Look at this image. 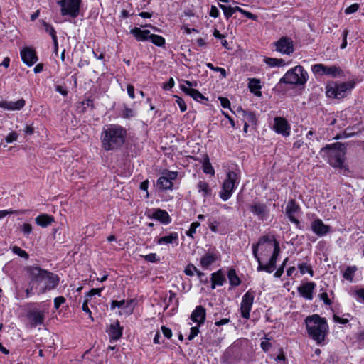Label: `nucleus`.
<instances>
[{"mask_svg":"<svg viewBox=\"0 0 364 364\" xmlns=\"http://www.w3.org/2000/svg\"><path fill=\"white\" fill-rule=\"evenodd\" d=\"M264 62L271 68L282 67L285 65V63L282 59L265 58Z\"/></svg>","mask_w":364,"mask_h":364,"instance_id":"c9c22d12","label":"nucleus"},{"mask_svg":"<svg viewBox=\"0 0 364 364\" xmlns=\"http://www.w3.org/2000/svg\"><path fill=\"white\" fill-rule=\"evenodd\" d=\"M308 80V73L301 65H296L289 70L280 79V82L303 85Z\"/></svg>","mask_w":364,"mask_h":364,"instance_id":"423d86ee","label":"nucleus"},{"mask_svg":"<svg viewBox=\"0 0 364 364\" xmlns=\"http://www.w3.org/2000/svg\"><path fill=\"white\" fill-rule=\"evenodd\" d=\"M142 257L144 258V259L146 261L149 262L154 263V262L159 261V257L157 256V255L156 253H150L149 255H144Z\"/></svg>","mask_w":364,"mask_h":364,"instance_id":"09e8293b","label":"nucleus"},{"mask_svg":"<svg viewBox=\"0 0 364 364\" xmlns=\"http://www.w3.org/2000/svg\"><path fill=\"white\" fill-rule=\"evenodd\" d=\"M200 225L198 222H193L191 224L189 230L186 232V235L188 237H193V235L196 232V229Z\"/></svg>","mask_w":364,"mask_h":364,"instance_id":"49530a36","label":"nucleus"},{"mask_svg":"<svg viewBox=\"0 0 364 364\" xmlns=\"http://www.w3.org/2000/svg\"><path fill=\"white\" fill-rule=\"evenodd\" d=\"M18 134L16 132L9 133L6 137V141L7 143H12L17 139Z\"/></svg>","mask_w":364,"mask_h":364,"instance_id":"052dcab7","label":"nucleus"},{"mask_svg":"<svg viewBox=\"0 0 364 364\" xmlns=\"http://www.w3.org/2000/svg\"><path fill=\"white\" fill-rule=\"evenodd\" d=\"M125 306V301L124 300H122V301H112V304H111V309H115L116 307L119 308V309H123Z\"/></svg>","mask_w":364,"mask_h":364,"instance_id":"bf43d9fd","label":"nucleus"},{"mask_svg":"<svg viewBox=\"0 0 364 364\" xmlns=\"http://www.w3.org/2000/svg\"><path fill=\"white\" fill-rule=\"evenodd\" d=\"M151 42L156 46L161 47L165 44V39L161 36L151 34L149 38Z\"/></svg>","mask_w":364,"mask_h":364,"instance_id":"a19ab883","label":"nucleus"},{"mask_svg":"<svg viewBox=\"0 0 364 364\" xmlns=\"http://www.w3.org/2000/svg\"><path fill=\"white\" fill-rule=\"evenodd\" d=\"M109 336L114 341L118 340L122 336V330L119 328V323H117L116 325L111 326Z\"/></svg>","mask_w":364,"mask_h":364,"instance_id":"e433bc0d","label":"nucleus"},{"mask_svg":"<svg viewBox=\"0 0 364 364\" xmlns=\"http://www.w3.org/2000/svg\"><path fill=\"white\" fill-rule=\"evenodd\" d=\"M353 297L356 299L358 302H363L364 301V289H357L353 291Z\"/></svg>","mask_w":364,"mask_h":364,"instance_id":"a18cd8bd","label":"nucleus"},{"mask_svg":"<svg viewBox=\"0 0 364 364\" xmlns=\"http://www.w3.org/2000/svg\"><path fill=\"white\" fill-rule=\"evenodd\" d=\"M161 331L165 338L169 339L172 336V331L170 328L163 326L161 327Z\"/></svg>","mask_w":364,"mask_h":364,"instance_id":"680f3d73","label":"nucleus"},{"mask_svg":"<svg viewBox=\"0 0 364 364\" xmlns=\"http://www.w3.org/2000/svg\"><path fill=\"white\" fill-rule=\"evenodd\" d=\"M242 117L244 122L248 124H255L257 123V118L255 114L250 111L242 110Z\"/></svg>","mask_w":364,"mask_h":364,"instance_id":"473e14b6","label":"nucleus"},{"mask_svg":"<svg viewBox=\"0 0 364 364\" xmlns=\"http://www.w3.org/2000/svg\"><path fill=\"white\" fill-rule=\"evenodd\" d=\"M315 287L316 284L314 282H306L298 287V292L306 299L311 300Z\"/></svg>","mask_w":364,"mask_h":364,"instance_id":"4be33fe9","label":"nucleus"},{"mask_svg":"<svg viewBox=\"0 0 364 364\" xmlns=\"http://www.w3.org/2000/svg\"><path fill=\"white\" fill-rule=\"evenodd\" d=\"M287 261H288V258H286V259L283 261V262H282V265H281V266L277 269V270L274 272V277H276V278H279V277H281V276H282V274L284 273V267H285V265H286V264H287Z\"/></svg>","mask_w":364,"mask_h":364,"instance_id":"603ef678","label":"nucleus"},{"mask_svg":"<svg viewBox=\"0 0 364 364\" xmlns=\"http://www.w3.org/2000/svg\"><path fill=\"white\" fill-rule=\"evenodd\" d=\"M21 230L26 236L29 235L33 230L32 225L30 223H23L21 226Z\"/></svg>","mask_w":364,"mask_h":364,"instance_id":"864d4df0","label":"nucleus"},{"mask_svg":"<svg viewBox=\"0 0 364 364\" xmlns=\"http://www.w3.org/2000/svg\"><path fill=\"white\" fill-rule=\"evenodd\" d=\"M198 326H193L190 328V333L187 336L188 341L193 340L199 333Z\"/></svg>","mask_w":364,"mask_h":364,"instance_id":"8fccbe9b","label":"nucleus"},{"mask_svg":"<svg viewBox=\"0 0 364 364\" xmlns=\"http://www.w3.org/2000/svg\"><path fill=\"white\" fill-rule=\"evenodd\" d=\"M298 268L301 274H305L306 273H309L311 276H313L314 272L311 269V267L306 263H301L298 265Z\"/></svg>","mask_w":364,"mask_h":364,"instance_id":"79ce46f5","label":"nucleus"},{"mask_svg":"<svg viewBox=\"0 0 364 364\" xmlns=\"http://www.w3.org/2000/svg\"><path fill=\"white\" fill-rule=\"evenodd\" d=\"M206 316L205 309L202 306H198L191 314V319L198 326L204 323Z\"/></svg>","mask_w":364,"mask_h":364,"instance_id":"412c9836","label":"nucleus"},{"mask_svg":"<svg viewBox=\"0 0 364 364\" xmlns=\"http://www.w3.org/2000/svg\"><path fill=\"white\" fill-rule=\"evenodd\" d=\"M48 314L47 309H33L27 314V318L31 328L43 324L46 315Z\"/></svg>","mask_w":364,"mask_h":364,"instance_id":"ddd939ff","label":"nucleus"},{"mask_svg":"<svg viewBox=\"0 0 364 364\" xmlns=\"http://www.w3.org/2000/svg\"><path fill=\"white\" fill-rule=\"evenodd\" d=\"M184 272L186 275L188 276H193L195 274H197V276L199 277V278H201L203 275H204V273L199 271L193 264H188L185 269H184Z\"/></svg>","mask_w":364,"mask_h":364,"instance_id":"f704fd0d","label":"nucleus"},{"mask_svg":"<svg viewBox=\"0 0 364 364\" xmlns=\"http://www.w3.org/2000/svg\"><path fill=\"white\" fill-rule=\"evenodd\" d=\"M306 329L310 337L317 344H322L328 333V326L326 321L317 314L308 316L305 320Z\"/></svg>","mask_w":364,"mask_h":364,"instance_id":"f03ea898","label":"nucleus"},{"mask_svg":"<svg viewBox=\"0 0 364 364\" xmlns=\"http://www.w3.org/2000/svg\"><path fill=\"white\" fill-rule=\"evenodd\" d=\"M311 230L318 237H323L331 232V228L324 224L321 219L315 217L311 223Z\"/></svg>","mask_w":364,"mask_h":364,"instance_id":"dca6fc26","label":"nucleus"},{"mask_svg":"<svg viewBox=\"0 0 364 364\" xmlns=\"http://www.w3.org/2000/svg\"><path fill=\"white\" fill-rule=\"evenodd\" d=\"M320 299L326 304L330 305L331 304V300L328 299V294L326 292L321 293L320 295Z\"/></svg>","mask_w":364,"mask_h":364,"instance_id":"338daca9","label":"nucleus"},{"mask_svg":"<svg viewBox=\"0 0 364 364\" xmlns=\"http://www.w3.org/2000/svg\"><path fill=\"white\" fill-rule=\"evenodd\" d=\"M196 188L198 192L200 193L203 198L209 197L212 194L211 188L209 184L203 180H200L198 182Z\"/></svg>","mask_w":364,"mask_h":364,"instance_id":"bb28decb","label":"nucleus"},{"mask_svg":"<svg viewBox=\"0 0 364 364\" xmlns=\"http://www.w3.org/2000/svg\"><path fill=\"white\" fill-rule=\"evenodd\" d=\"M127 135V129L122 126L108 124L101 133L102 146L106 151L117 150L124 144Z\"/></svg>","mask_w":364,"mask_h":364,"instance_id":"f257e3e1","label":"nucleus"},{"mask_svg":"<svg viewBox=\"0 0 364 364\" xmlns=\"http://www.w3.org/2000/svg\"><path fill=\"white\" fill-rule=\"evenodd\" d=\"M42 25L45 29V31L50 36L53 41H55L57 35L54 27L44 21H42Z\"/></svg>","mask_w":364,"mask_h":364,"instance_id":"4c0bfd02","label":"nucleus"},{"mask_svg":"<svg viewBox=\"0 0 364 364\" xmlns=\"http://www.w3.org/2000/svg\"><path fill=\"white\" fill-rule=\"evenodd\" d=\"M21 57L23 62L28 66L33 65L38 60L35 51L30 48H24L21 50Z\"/></svg>","mask_w":364,"mask_h":364,"instance_id":"aec40b11","label":"nucleus"},{"mask_svg":"<svg viewBox=\"0 0 364 364\" xmlns=\"http://www.w3.org/2000/svg\"><path fill=\"white\" fill-rule=\"evenodd\" d=\"M346 149L343 144L335 143L323 148L321 152L327 154L331 166L341 168L344 163Z\"/></svg>","mask_w":364,"mask_h":364,"instance_id":"39448f33","label":"nucleus"},{"mask_svg":"<svg viewBox=\"0 0 364 364\" xmlns=\"http://www.w3.org/2000/svg\"><path fill=\"white\" fill-rule=\"evenodd\" d=\"M130 33H132L138 41H146L151 36L150 31L141 30L138 27L131 29Z\"/></svg>","mask_w":364,"mask_h":364,"instance_id":"a878e982","label":"nucleus"},{"mask_svg":"<svg viewBox=\"0 0 364 364\" xmlns=\"http://www.w3.org/2000/svg\"><path fill=\"white\" fill-rule=\"evenodd\" d=\"M259 252L263 256H268L270 253H272L271 256H279V245L275 239L264 236L259 240L257 245L252 247L253 255L257 262L260 259L258 256Z\"/></svg>","mask_w":364,"mask_h":364,"instance_id":"7ed1b4c3","label":"nucleus"},{"mask_svg":"<svg viewBox=\"0 0 364 364\" xmlns=\"http://www.w3.org/2000/svg\"><path fill=\"white\" fill-rule=\"evenodd\" d=\"M356 270H357V267L355 266H350V267H347L343 273V277L346 280L352 282Z\"/></svg>","mask_w":364,"mask_h":364,"instance_id":"ea45409f","label":"nucleus"},{"mask_svg":"<svg viewBox=\"0 0 364 364\" xmlns=\"http://www.w3.org/2000/svg\"><path fill=\"white\" fill-rule=\"evenodd\" d=\"M277 257L278 256H271L267 264H262L261 259H259V262H258L259 265L257 267V271H265L268 273H272L276 267Z\"/></svg>","mask_w":364,"mask_h":364,"instance_id":"b1692460","label":"nucleus"},{"mask_svg":"<svg viewBox=\"0 0 364 364\" xmlns=\"http://www.w3.org/2000/svg\"><path fill=\"white\" fill-rule=\"evenodd\" d=\"M299 206L296 203L294 200H289L285 208V213L289 220L296 226H299L300 223L296 215L299 211Z\"/></svg>","mask_w":364,"mask_h":364,"instance_id":"a211bd4d","label":"nucleus"},{"mask_svg":"<svg viewBox=\"0 0 364 364\" xmlns=\"http://www.w3.org/2000/svg\"><path fill=\"white\" fill-rule=\"evenodd\" d=\"M158 245L178 244V235L176 232H171L168 235L163 236L157 240Z\"/></svg>","mask_w":364,"mask_h":364,"instance_id":"393cba45","label":"nucleus"},{"mask_svg":"<svg viewBox=\"0 0 364 364\" xmlns=\"http://www.w3.org/2000/svg\"><path fill=\"white\" fill-rule=\"evenodd\" d=\"M178 176V172L168 171L164 173L156 181V186L161 191L171 190L173 188V181Z\"/></svg>","mask_w":364,"mask_h":364,"instance_id":"f8f14e48","label":"nucleus"},{"mask_svg":"<svg viewBox=\"0 0 364 364\" xmlns=\"http://www.w3.org/2000/svg\"><path fill=\"white\" fill-rule=\"evenodd\" d=\"M272 129L278 134L289 136L291 133V126L288 121L282 117H276Z\"/></svg>","mask_w":364,"mask_h":364,"instance_id":"2eb2a0df","label":"nucleus"},{"mask_svg":"<svg viewBox=\"0 0 364 364\" xmlns=\"http://www.w3.org/2000/svg\"><path fill=\"white\" fill-rule=\"evenodd\" d=\"M175 97H176V102L178 105L180 110L182 112H185L187 109V107H186V105L184 100L178 96H175Z\"/></svg>","mask_w":364,"mask_h":364,"instance_id":"5fc2aeb1","label":"nucleus"},{"mask_svg":"<svg viewBox=\"0 0 364 364\" xmlns=\"http://www.w3.org/2000/svg\"><path fill=\"white\" fill-rule=\"evenodd\" d=\"M182 91L185 92L186 95L193 97L195 100L198 102H200L201 100L205 99V97L197 90L196 89H186L183 86H182Z\"/></svg>","mask_w":364,"mask_h":364,"instance_id":"2f4dec72","label":"nucleus"},{"mask_svg":"<svg viewBox=\"0 0 364 364\" xmlns=\"http://www.w3.org/2000/svg\"><path fill=\"white\" fill-rule=\"evenodd\" d=\"M104 287L97 288V289H92L88 293V296H92L94 295H98L99 296L101 295V292L103 290Z\"/></svg>","mask_w":364,"mask_h":364,"instance_id":"0e129e2a","label":"nucleus"},{"mask_svg":"<svg viewBox=\"0 0 364 364\" xmlns=\"http://www.w3.org/2000/svg\"><path fill=\"white\" fill-rule=\"evenodd\" d=\"M196 85H197V84L196 82H191L188 80H185L183 82V83H181L180 85V88L182 90V86H183L186 89L189 90V89H193V87H195Z\"/></svg>","mask_w":364,"mask_h":364,"instance_id":"13d9d810","label":"nucleus"},{"mask_svg":"<svg viewBox=\"0 0 364 364\" xmlns=\"http://www.w3.org/2000/svg\"><path fill=\"white\" fill-rule=\"evenodd\" d=\"M353 87L349 82H331L326 86V95L332 98H342L345 96L346 91Z\"/></svg>","mask_w":364,"mask_h":364,"instance_id":"1a4fd4ad","label":"nucleus"},{"mask_svg":"<svg viewBox=\"0 0 364 364\" xmlns=\"http://www.w3.org/2000/svg\"><path fill=\"white\" fill-rule=\"evenodd\" d=\"M26 105L23 99L18 100L16 102L2 100L0 102V107L8 111H17L21 109Z\"/></svg>","mask_w":364,"mask_h":364,"instance_id":"6ab92c4d","label":"nucleus"},{"mask_svg":"<svg viewBox=\"0 0 364 364\" xmlns=\"http://www.w3.org/2000/svg\"><path fill=\"white\" fill-rule=\"evenodd\" d=\"M219 6L223 10L224 15L227 18H229L232 16V14L235 13L233 7H231L230 6H225L223 4H220Z\"/></svg>","mask_w":364,"mask_h":364,"instance_id":"c03bdc74","label":"nucleus"},{"mask_svg":"<svg viewBox=\"0 0 364 364\" xmlns=\"http://www.w3.org/2000/svg\"><path fill=\"white\" fill-rule=\"evenodd\" d=\"M248 87L251 92L257 96H261L262 92L259 90L261 89L259 80L255 78L249 79Z\"/></svg>","mask_w":364,"mask_h":364,"instance_id":"c756f323","label":"nucleus"},{"mask_svg":"<svg viewBox=\"0 0 364 364\" xmlns=\"http://www.w3.org/2000/svg\"><path fill=\"white\" fill-rule=\"evenodd\" d=\"M277 51L286 55H290L294 52V44L291 38L282 37L275 43Z\"/></svg>","mask_w":364,"mask_h":364,"instance_id":"f3484780","label":"nucleus"},{"mask_svg":"<svg viewBox=\"0 0 364 364\" xmlns=\"http://www.w3.org/2000/svg\"><path fill=\"white\" fill-rule=\"evenodd\" d=\"M225 281V278L221 270H218L211 274L212 289H214L216 286H222Z\"/></svg>","mask_w":364,"mask_h":364,"instance_id":"c85d7f7f","label":"nucleus"},{"mask_svg":"<svg viewBox=\"0 0 364 364\" xmlns=\"http://www.w3.org/2000/svg\"><path fill=\"white\" fill-rule=\"evenodd\" d=\"M260 346L264 351L267 352L272 347V344L268 340H265L261 342Z\"/></svg>","mask_w":364,"mask_h":364,"instance_id":"e2e57ef3","label":"nucleus"},{"mask_svg":"<svg viewBox=\"0 0 364 364\" xmlns=\"http://www.w3.org/2000/svg\"><path fill=\"white\" fill-rule=\"evenodd\" d=\"M152 218L159 220L164 224H168L171 222L168 213L161 209L154 210L152 213Z\"/></svg>","mask_w":364,"mask_h":364,"instance_id":"cd10ccee","label":"nucleus"},{"mask_svg":"<svg viewBox=\"0 0 364 364\" xmlns=\"http://www.w3.org/2000/svg\"><path fill=\"white\" fill-rule=\"evenodd\" d=\"M359 9V4H353L347 7L345 9V14H350L356 12Z\"/></svg>","mask_w":364,"mask_h":364,"instance_id":"6e6d98bb","label":"nucleus"},{"mask_svg":"<svg viewBox=\"0 0 364 364\" xmlns=\"http://www.w3.org/2000/svg\"><path fill=\"white\" fill-rule=\"evenodd\" d=\"M219 100L223 107L229 108L230 107V102L227 98L220 97Z\"/></svg>","mask_w":364,"mask_h":364,"instance_id":"774afa93","label":"nucleus"},{"mask_svg":"<svg viewBox=\"0 0 364 364\" xmlns=\"http://www.w3.org/2000/svg\"><path fill=\"white\" fill-rule=\"evenodd\" d=\"M174 85V80L172 77H171L167 82L164 84L163 88L164 90H170L172 87H173Z\"/></svg>","mask_w":364,"mask_h":364,"instance_id":"69168bd1","label":"nucleus"},{"mask_svg":"<svg viewBox=\"0 0 364 364\" xmlns=\"http://www.w3.org/2000/svg\"><path fill=\"white\" fill-rule=\"evenodd\" d=\"M311 71L316 77L326 75L336 77L343 73L341 68L338 65L328 66L321 63L313 65L311 66Z\"/></svg>","mask_w":364,"mask_h":364,"instance_id":"6e6552de","label":"nucleus"},{"mask_svg":"<svg viewBox=\"0 0 364 364\" xmlns=\"http://www.w3.org/2000/svg\"><path fill=\"white\" fill-rule=\"evenodd\" d=\"M228 277L230 282V284L232 287H237L240 284L241 281L240 279L236 274V272L233 269H230L228 273Z\"/></svg>","mask_w":364,"mask_h":364,"instance_id":"72a5a7b5","label":"nucleus"},{"mask_svg":"<svg viewBox=\"0 0 364 364\" xmlns=\"http://www.w3.org/2000/svg\"><path fill=\"white\" fill-rule=\"evenodd\" d=\"M53 221V218L47 214H41L36 218V224L43 228L48 226Z\"/></svg>","mask_w":364,"mask_h":364,"instance_id":"7c9ffc66","label":"nucleus"},{"mask_svg":"<svg viewBox=\"0 0 364 364\" xmlns=\"http://www.w3.org/2000/svg\"><path fill=\"white\" fill-rule=\"evenodd\" d=\"M240 181L239 174L235 171H228L222 186L220 197L223 201L228 200L232 195Z\"/></svg>","mask_w":364,"mask_h":364,"instance_id":"0eeeda50","label":"nucleus"},{"mask_svg":"<svg viewBox=\"0 0 364 364\" xmlns=\"http://www.w3.org/2000/svg\"><path fill=\"white\" fill-rule=\"evenodd\" d=\"M255 293L254 291L249 290L242 297L240 304V313L242 318L249 319L250 316V311L254 303Z\"/></svg>","mask_w":364,"mask_h":364,"instance_id":"9b49d317","label":"nucleus"},{"mask_svg":"<svg viewBox=\"0 0 364 364\" xmlns=\"http://www.w3.org/2000/svg\"><path fill=\"white\" fill-rule=\"evenodd\" d=\"M135 114H136V112H134V109H132L131 108L125 107L124 109V110L122 111V116L124 118L129 119V118H132V117H134Z\"/></svg>","mask_w":364,"mask_h":364,"instance_id":"de8ad7c7","label":"nucleus"},{"mask_svg":"<svg viewBox=\"0 0 364 364\" xmlns=\"http://www.w3.org/2000/svg\"><path fill=\"white\" fill-rule=\"evenodd\" d=\"M218 255L214 252H206L200 259V264L204 269L209 267L218 259Z\"/></svg>","mask_w":364,"mask_h":364,"instance_id":"5701e85b","label":"nucleus"},{"mask_svg":"<svg viewBox=\"0 0 364 364\" xmlns=\"http://www.w3.org/2000/svg\"><path fill=\"white\" fill-rule=\"evenodd\" d=\"M207 67L210 70L219 72L223 77H226V70L224 68L220 67H214L213 65L210 63H207Z\"/></svg>","mask_w":364,"mask_h":364,"instance_id":"3c124183","label":"nucleus"},{"mask_svg":"<svg viewBox=\"0 0 364 364\" xmlns=\"http://www.w3.org/2000/svg\"><path fill=\"white\" fill-rule=\"evenodd\" d=\"M65 302V299L63 296H58L54 299V307L58 309L60 305Z\"/></svg>","mask_w":364,"mask_h":364,"instance_id":"4d7b16f0","label":"nucleus"},{"mask_svg":"<svg viewBox=\"0 0 364 364\" xmlns=\"http://www.w3.org/2000/svg\"><path fill=\"white\" fill-rule=\"evenodd\" d=\"M250 210L259 220L264 221L269 217V209L264 203L260 202L253 203L250 205Z\"/></svg>","mask_w":364,"mask_h":364,"instance_id":"4468645a","label":"nucleus"},{"mask_svg":"<svg viewBox=\"0 0 364 364\" xmlns=\"http://www.w3.org/2000/svg\"><path fill=\"white\" fill-rule=\"evenodd\" d=\"M202 166H203V171L205 173L210 174L211 176L215 175L214 168H213L208 157H206L204 159Z\"/></svg>","mask_w":364,"mask_h":364,"instance_id":"58836bf2","label":"nucleus"},{"mask_svg":"<svg viewBox=\"0 0 364 364\" xmlns=\"http://www.w3.org/2000/svg\"><path fill=\"white\" fill-rule=\"evenodd\" d=\"M30 274L33 282L44 284L45 287L40 291L41 293L54 289L59 283V278L57 275L37 267H31Z\"/></svg>","mask_w":364,"mask_h":364,"instance_id":"20e7f679","label":"nucleus"},{"mask_svg":"<svg viewBox=\"0 0 364 364\" xmlns=\"http://www.w3.org/2000/svg\"><path fill=\"white\" fill-rule=\"evenodd\" d=\"M81 0H60L58 4L60 6V12L63 16H70L75 18L80 11Z\"/></svg>","mask_w":364,"mask_h":364,"instance_id":"9d476101","label":"nucleus"},{"mask_svg":"<svg viewBox=\"0 0 364 364\" xmlns=\"http://www.w3.org/2000/svg\"><path fill=\"white\" fill-rule=\"evenodd\" d=\"M11 250H12V252L14 254H15L22 258L28 259L29 257L28 254L25 250H22L19 247L14 246Z\"/></svg>","mask_w":364,"mask_h":364,"instance_id":"37998d69","label":"nucleus"}]
</instances>
